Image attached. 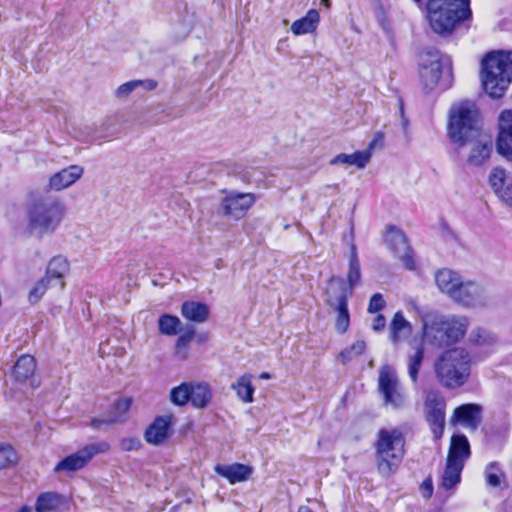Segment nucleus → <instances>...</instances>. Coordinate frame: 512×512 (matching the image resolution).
Listing matches in <instances>:
<instances>
[{
    "label": "nucleus",
    "mask_w": 512,
    "mask_h": 512,
    "mask_svg": "<svg viewBox=\"0 0 512 512\" xmlns=\"http://www.w3.org/2000/svg\"><path fill=\"white\" fill-rule=\"evenodd\" d=\"M448 136L458 149H468L465 160L468 166L481 167L489 161L493 141L491 136L481 131L474 103L463 101L451 107Z\"/></svg>",
    "instance_id": "f257e3e1"
},
{
    "label": "nucleus",
    "mask_w": 512,
    "mask_h": 512,
    "mask_svg": "<svg viewBox=\"0 0 512 512\" xmlns=\"http://www.w3.org/2000/svg\"><path fill=\"white\" fill-rule=\"evenodd\" d=\"M423 338L438 347L459 342L465 336L470 321L463 315L443 316L427 313L422 317Z\"/></svg>",
    "instance_id": "f03ea898"
},
{
    "label": "nucleus",
    "mask_w": 512,
    "mask_h": 512,
    "mask_svg": "<svg viewBox=\"0 0 512 512\" xmlns=\"http://www.w3.org/2000/svg\"><path fill=\"white\" fill-rule=\"evenodd\" d=\"M420 4L422 0H413ZM470 0H427V19L432 30L440 35L449 34L460 21L471 16Z\"/></svg>",
    "instance_id": "7ed1b4c3"
},
{
    "label": "nucleus",
    "mask_w": 512,
    "mask_h": 512,
    "mask_svg": "<svg viewBox=\"0 0 512 512\" xmlns=\"http://www.w3.org/2000/svg\"><path fill=\"white\" fill-rule=\"evenodd\" d=\"M378 473L389 478L397 472L405 455V438L398 429H381L374 444Z\"/></svg>",
    "instance_id": "20e7f679"
},
{
    "label": "nucleus",
    "mask_w": 512,
    "mask_h": 512,
    "mask_svg": "<svg viewBox=\"0 0 512 512\" xmlns=\"http://www.w3.org/2000/svg\"><path fill=\"white\" fill-rule=\"evenodd\" d=\"M471 370V357L467 350L456 347L443 352L434 364L439 383L449 389L463 386Z\"/></svg>",
    "instance_id": "39448f33"
},
{
    "label": "nucleus",
    "mask_w": 512,
    "mask_h": 512,
    "mask_svg": "<svg viewBox=\"0 0 512 512\" xmlns=\"http://www.w3.org/2000/svg\"><path fill=\"white\" fill-rule=\"evenodd\" d=\"M512 82V52L493 51L482 63V84L492 98H500Z\"/></svg>",
    "instance_id": "423d86ee"
},
{
    "label": "nucleus",
    "mask_w": 512,
    "mask_h": 512,
    "mask_svg": "<svg viewBox=\"0 0 512 512\" xmlns=\"http://www.w3.org/2000/svg\"><path fill=\"white\" fill-rule=\"evenodd\" d=\"M419 79L423 89H447L451 82V62L438 49L427 48L419 54Z\"/></svg>",
    "instance_id": "0eeeda50"
},
{
    "label": "nucleus",
    "mask_w": 512,
    "mask_h": 512,
    "mask_svg": "<svg viewBox=\"0 0 512 512\" xmlns=\"http://www.w3.org/2000/svg\"><path fill=\"white\" fill-rule=\"evenodd\" d=\"M65 215V206L52 198L33 202L28 209V229L38 236L52 234L60 225Z\"/></svg>",
    "instance_id": "6e6552de"
},
{
    "label": "nucleus",
    "mask_w": 512,
    "mask_h": 512,
    "mask_svg": "<svg viewBox=\"0 0 512 512\" xmlns=\"http://www.w3.org/2000/svg\"><path fill=\"white\" fill-rule=\"evenodd\" d=\"M378 390L385 406L401 409L407 402L405 391L400 384L396 371L389 365L379 369Z\"/></svg>",
    "instance_id": "1a4fd4ad"
},
{
    "label": "nucleus",
    "mask_w": 512,
    "mask_h": 512,
    "mask_svg": "<svg viewBox=\"0 0 512 512\" xmlns=\"http://www.w3.org/2000/svg\"><path fill=\"white\" fill-rule=\"evenodd\" d=\"M223 194L219 203V213L230 220L243 219L257 201L256 195L250 192L225 190Z\"/></svg>",
    "instance_id": "9d476101"
},
{
    "label": "nucleus",
    "mask_w": 512,
    "mask_h": 512,
    "mask_svg": "<svg viewBox=\"0 0 512 512\" xmlns=\"http://www.w3.org/2000/svg\"><path fill=\"white\" fill-rule=\"evenodd\" d=\"M446 400L436 390L427 392L424 400V412L429 427L436 439H440L445 427Z\"/></svg>",
    "instance_id": "9b49d317"
},
{
    "label": "nucleus",
    "mask_w": 512,
    "mask_h": 512,
    "mask_svg": "<svg viewBox=\"0 0 512 512\" xmlns=\"http://www.w3.org/2000/svg\"><path fill=\"white\" fill-rule=\"evenodd\" d=\"M109 450V444L106 442L91 443L78 450L77 452L65 457L54 468L55 472H74L80 470L97 454L105 453Z\"/></svg>",
    "instance_id": "f8f14e48"
},
{
    "label": "nucleus",
    "mask_w": 512,
    "mask_h": 512,
    "mask_svg": "<svg viewBox=\"0 0 512 512\" xmlns=\"http://www.w3.org/2000/svg\"><path fill=\"white\" fill-rule=\"evenodd\" d=\"M336 284L341 286L343 280L341 278H332L327 288V303L333 307L338 315L335 322V328L339 333L347 331L350 323L349 311H348V294L346 291L334 293Z\"/></svg>",
    "instance_id": "ddd939ff"
},
{
    "label": "nucleus",
    "mask_w": 512,
    "mask_h": 512,
    "mask_svg": "<svg viewBox=\"0 0 512 512\" xmlns=\"http://www.w3.org/2000/svg\"><path fill=\"white\" fill-rule=\"evenodd\" d=\"M36 361L33 356L25 354L20 356L13 366L11 376L13 387L23 390L35 389L40 382L35 378Z\"/></svg>",
    "instance_id": "4468645a"
},
{
    "label": "nucleus",
    "mask_w": 512,
    "mask_h": 512,
    "mask_svg": "<svg viewBox=\"0 0 512 512\" xmlns=\"http://www.w3.org/2000/svg\"><path fill=\"white\" fill-rule=\"evenodd\" d=\"M489 300V293L483 285L463 280L453 301L467 308H475L485 306Z\"/></svg>",
    "instance_id": "2eb2a0df"
},
{
    "label": "nucleus",
    "mask_w": 512,
    "mask_h": 512,
    "mask_svg": "<svg viewBox=\"0 0 512 512\" xmlns=\"http://www.w3.org/2000/svg\"><path fill=\"white\" fill-rule=\"evenodd\" d=\"M385 241L391 251L402 261L405 268L415 269L412 250L405 234L395 226H389L385 234Z\"/></svg>",
    "instance_id": "dca6fc26"
},
{
    "label": "nucleus",
    "mask_w": 512,
    "mask_h": 512,
    "mask_svg": "<svg viewBox=\"0 0 512 512\" xmlns=\"http://www.w3.org/2000/svg\"><path fill=\"white\" fill-rule=\"evenodd\" d=\"M489 184L505 205L512 207V177L502 167H494L489 174Z\"/></svg>",
    "instance_id": "f3484780"
},
{
    "label": "nucleus",
    "mask_w": 512,
    "mask_h": 512,
    "mask_svg": "<svg viewBox=\"0 0 512 512\" xmlns=\"http://www.w3.org/2000/svg\"><path fill=\"white\" fill-rule=\"evenodd\" d=\"M482 420V407L478 404L468 403L457 407L451 418L453 426L460 425L470 431H475Z\"/></svg>",
    "instance_id": "a211bd4d"
},
{
    "label": "nucleus",
    "mask_w": 512,
    "mask_h": 512,
    "mask_svg": "<svg viewBox=\"0 0 512 512\" xmlns=\"http://www.w3.org/2000/svg\"><path fill=\"white\" fill-rule=\"evenodd\" d=\"M496 148L502 157L512 161V110H505L499 115V134Z\"/></svg>",
    "instance_id": "6ab92c4d"
},
{
    "label": "nucleus",
    "mask_w": 512,
    "mask_h": 512,
    "mask_svg": "<svg viewBox=\"0 0 512 512\" xmlns=\"http://www.w3.org/2000/svg\"><path fill=\"white\" fill-rule=\"evenodd\" d=\"M434 280L439 291L454 300L464 279L458 272L444 268L435 273Z\"/></svg>",
    "instance_id": "aec40b11"
},
{
    "label": "nucleus",
    "mask_w": 512,
    "mask_h": 512,
    "mask_svg": "<svg viewBox=\"0 0 512 512\" xmlns=\"http://www.w3.org/2000/svg\"><path fill=\"white\" fill-rule=\"evenodd\" d=\"M84 173L80 165H70L53 174L49 179V187L54 191H61L73 185Z\"/></svg>",
    "instance_id": "412c9836"
},
{
    "label": "nucleus",
    "mask_w": 512,
    "mask_h": 512,
    "mask_svg": "<svg viewBox=\"0 0 512 512\" xmlns=\"http://www.w3.org/2000/svg\"><path fill=\"white\" fill-rule=\"evenodd\" d=\"M470 454V444L467 437L463 434H454L450 440L446 461L464 467Z\"/></svg>",
    "instance_id": "4be33fe9"
},
{
    "label": "nucleus",
    "mask_w": 512,
    "mask_h": 512,
    "mask_svg": "<svg viewBox=\"0 0 512 512\" xmlns=\"http://www.w3.org/2000/svg\"><path fill=\"white\" fill-rule=\"evenodd\" d=\"M173 419L174 417L172 415L157 417L145 432L146 441L153 445L163 443L168 438Z\"/></svg>",
    "instance_id": "5701e85b"
},
{
    "label": "nucleus",
    "mask_w": 512,
    "mask_h": 512,
    "mask_svg": "<svg viewBox=\"0 0 512 512\" xmlns=\"http://www.w3.org/2000/svg\"><path fill=\"white\" fill-rule=\"evenodd\" d=\"M361 280V268L360 263L356 251V247L354 245H351L350 248V257H349V269L347 273V282H348V288L344 287V283L339 286L336 284V288L334 290V293H339L341 291H346L348 296L352 294L353 288L359 284Z\"/></svg>",
    "instance_id": "b1692460"
},
{
    "label": "nucleus",
    "mask_w": 512,
    "mask_h": 512,
    "mask_svg": "<svg viewBox=\"0 0 512 512\" xmlns=\"http://www.w3.org/2000/svg\"><path fill=\"white\" fill-rule=\"evenodd\" d=\"M215 472L228 479L231 484H234L247 480L252 473V468L240 463L231 465L218 464L215 466Z\"/></svg>",
    "instance_id": "393cba45"
},
{
    "label": "nucleus",
    "mask_w": 512,
    "mask_h": 512,
    "mask_svg": "<svg viewBox=\"0 0 512 512\" xmlns=\"http://www.w3.org/2000/svg\"><path fill=\"white\" fill-rule=\"evenodd\" d=\"M182 316L195 323H203L208 320L210 309L205 303L186 301L181 306Z\"/></svg>",
    "instance_id": "a878e982"
},
{
    "label": "nucleus",
    "mask_w": 512,
    "mask_h": 512,
    "mask_svg": "<svg viewBox=\"0 0 512 512\" xmlns=\"http://www.w3.org/2000/svg\"><path fill=\"white\" fill-rule=\"evenodd\" d=\"M69 272V263L65 257H53L46 268L45 276L51 281H57L60 288L63 290L65 287L64 278Z\"/></svg>",
    "instance_id": "bb28decb"
},
{
    "label": "nucleus",
    "mask_w": 512,
    "mask_h": 512,
    "mask_svg": "<svg viewBox=\"0 0 512 512\" xmlns=\"http://www.w3.org/2000/svg\"><path fill=\"white\" fill-rule=\"evenodd\" d=\"M390 340L393 344L407 339L412 333L411 324L405 319L402 312H396L390 323Z\"/></svg>",
    "instance_id": "cd10ccee"
},
{
    "label": "nucleus",
    "mask_w": 512,
    "mask_h": 512,
    "mask_svg": "<svg viewBox=\"0 0 512 512\" xmlns=\"http://www.w3.org/2000/svg\"><path fill=\"white\" fill-rule=\"evenodd\" d=\"M319 21V12L315 9H311L307 12V14L304 17L292 23L291 31L295 35L312 33L316 30Z\"/></svg>",
    "instance_id": "c85d7f7f"
},
{
    "label": "nucleus",
    "mask_w": 512,
    "mask_h": 512,
    "mask_svg": "<svg viewBox=\"0 0 512 512\" xmlns=\"http://www.w3.org/2000/svg\"><path fill=\"white\" fill-rule=\"evenodd\" d=\"M370 159V151H356L352 154H338L330 161V164H348L356 166L358 169H363L370 162Z\"/></svg>",
    "instance_id": "c756f323"
},
{
    "label": "nucleus",
    "mask_w": 512,
    "mask_h": 512,
    "mask_svg": "<svg viewBox=\"0 0 512 512\" xmlns=\"http://www.w3.org/2000/svg\"><path fill=\"white\" fill-rule=\"evenodd\" d=\"M253 375L246 373L240 376L231 388L236 392L237 397L244 403H252L254 401L255 388L252 384Z\"/></svg>",
    "instance_id": "7c9ffc66"
},
{
    "label": "nucleus",
    "mask_w": 512,
    "mask_h": 512,
    "mask_svg": "<svg viewBox=\"0 0 512 512\" xmlns=\"http://www.w3.org/2000/svg\"><path fill=\"white\" fill-rule=\"evenodd\" d=\"M469 342L476 347L490 351L497 345L498 339L493 333L485 328L477 327L471 331L469 335Z\"/></svg>",
    "instance_id": "2f4dec72"
},
{
    "label": "nucleus",
    "mask_w": 512,
    "mask_h": 512,
    "mask_svg": "<svg viewBox=\"0 0 512 512\" xmlns=\"http://www.w3.org/2000/svg\"><path fill=\"white\" fill-rule=\"evenodd\" d=\"M190 401L196 408L206 407L212 399V392L208 384L191 382Z\"/></svg>",
    "instance_id": "473e14b6"
},
{
    "label": "nucleus",
    "mask_w": 512,
    "mask_h": 512,
    "mask_svg": "<svg viewBox=\"0 0 512 512\" xmlns=\"http://www.w3.org/2000/svg\"><path fill=\"white\" fill-rule=\"evenodd\" d=\"M156 82L153 80H132L123 83L115 90V97L118 99H126L128 96L138 88L143 90H153L156 88Z\"/></svg>",
    "instance_id": "72a5a7b5"
},
{
    "label": "nucleus",
    "mask_w": 512,
    "mask_h": 512,
    "mask_svg": "<svg viewBox=\"0 0 512 512\" xmlns=\"http://www.w3.org/2000/svg\"><path fill=\"white\" fill-rule=\"evenodd\" d=\"M464 467L446 461V466L441 478V487L445 490L454 488L461 480V472Z\"/></svg>",
    "instance_id": "f704fd0d"
},
{
    "label": "nucleus",
    "mask_w": 512,
    "mask_h": 512,
    "mask_svg": "<svg viewBox=\"0 0 512 512\" xmlns=\"http://www.w3.org/2000/svg\"><path fill=\"white\" fill-rule=\"evenodd\" d=\"M182 323L177 316L163 314L158 319L159 332L166 336H174L181 331Z\"/></svg>",
    "instance_id": "c9c22d12"
},
{
    "label": "nucleus",
    "mask_w": 512,
    "mask_h": 512,
    "mask_svg": "<svg viewBox=\"0 0 512 512\" xmlns=\"http://www.w3.org/2000/svg\"><path fill=\"white\" fill-rule=\"evenodd\" d=\"M191 382H183L170 391V400L174 405L184 406L190 401Z\"/></svg>",
    "instance_id": "e433bc0d"
},
{
    "label": "nucleus",
    "mask_w": 512,
    "mask_h": 512,
    "mask_svg": "<svg viewBox=\"0 0 512 512\" xmlns=\"http://www.w3.org/2000/svg\"><path fill=\"white\" fill-rule=\"evenodd\" d=\"M485 479L489 486L500 487L505 480V473L497 462H491L485 468Z\"/></svg>",
    "instance_id": "4c0bfd02"
},
{
    "label": "nucleus",
    "mask_w": 512,
    "mask_h": 512,
    "mask_svg": "<svg viewBox=\"0 0 512 512\" xmlns=\"http://www.w3.org/2000/svg\"><path fill=\"white\" fill-rule=\"evenodd\" d=\"M195 331L190 329L180 335L175 343V355L181 360H186L189 356V344L194 338Z\"/></svg>",
    "instance_id": "58836bf2"
},
{
    "label": "nucleus",
    "mask_w": 512,
    "mask_h": 512,
    "mask_svg": "<svg viewBox=\"0 0 512 512\" xmlns=\"http://www.w3.org/2000/svg\"><path fill=\"white\" fill-rule=\"evenodd\" d=\"M52 282L53 281L44 275L30 289L28 294V301L32 304L39 302L47 292L48 288L51 286Z\"/></svg>",
    "instance_id": "ea45409f"
},
{
    "label": "nucleus",
    "mask_w": 512,
    "mask_h": 512,
    "mask_svg": "<svg viewBox=\"0 0 512 512\" xmlns=\"http://www.w3.org/2000/svg\"><path fill=\"white\" fill-rule=\"evenodd\" d=\"M60 502L56 493L47 492L39 495L36 501V512H46L55 509Z\"/></svg>",
    "instance_id": "a19ab883"
},
{
    "label": "nucleus",
    "mask_w": 512,
    "mask_h": 512,
    "mask_svg": "<svg viewBox=\"0 0 512 512\" xmlns=\"http://www.w3.org/2000/svg\"><path fill=\"white\" fill-rule=\"evenodd\" d=\"M424 358V351L421 347H418L412 355L408 357V373L409 377L413 382L418 379L419 369L421 367Z\"/></svg>",
    "instance_id": "79ce46f5"
},
{
    "label": "nucleus",
    "mask_w": 512,
    "mask_h": 512,
    "mask_svg": "<svg viewBox=\"0 0 512 512\" xmlns=\"http://www.w3.org/2000/svg\"><path fill=\"white\" fill-rule=\"evenodd\" d=\"M366 349V343L363 340L355 341L350 347H347L339 353L338 358L343 364L351 361L353 358L364 353Z\"/></svg>",
    "instance_id": "37998d69"
},
{
    "label": "nucleus",
    "mask_w": 512,
    "mask_h": 512,
    "mask_svg": "<svg viewBox=\"0 0 512 512\" xmlns=\"http://www.w3.org/2000/svg\"><path fill=\"white\" fill-rule=\"evenodd\" d=\"M130 398L118 399L113 406V416L110 418V422L118 421L123 415L127 413L131 406Z\"/></svg>",
    "instance_id": "c03bdc74"
},
{
    "label": "nucleus",
    "mask_w": 512,
    "mask_h": 512,
    "mask_svg": "<svg viewBox=\"0 0 512 512\" xmlns=\"http://www.w3.org/2000/svg\"><path fill=\"white\" fill-rule=\"evenodd\" d=\"M16 453L10 445H0V468H6L16 462Z\"/></svg>",
    "instance_id": "a18cd8bd"
},
{
    "label": "nucleus",
    "mask_w": 512,
    "mask_h": 512,
    "mask_svg": "<svg viewBox=\"0 0 512 512\" xmlns=\"http://www.w3.org/2000/svg\"><path fill=\"white\" fill-rule=\"evenodd\" d=\"M385 306V301L380 293H375L369 301V305L367 311L369 313H376L380 311Z\"/></svg>",
    "instance_id": "49530a36"
},
{
    "label": "nucleus",
    "mask_w": 512,
    "mask_h": 512,
    "mask_svg": "<svg viewBox=\"0 0 512 512\" xmlns=\"http://www.w3.org/2000/svg\"><path fill=\"white\" fill-rule=\"evenodd\" d=\"M384 144H385L384 133L381 131L376 132L373 136V139L369 143L368 148L365 151H370V153L372 154V152L374 150L382 149L384 147Z\"/></svg>",
    "instance_id": "de8ad7c7"
},
{
    "label": "nucleus",
    "mask_w": 512,
    "mask_h": 512,
    "mask_svg": "<svg viewBox=\"0 0 512 512\" xmlns=\"http://www.w3.org/2000/svg\"><path fill=\"white\" fill-rule=\"evenodd\" d=\"M421 493L425 498H430L433 493V484L431 479H426L422 483L421 487Z\"/></svg>",
    "instance_id": "09e8293b"
},
{
    "label": "nucleus",
    "mask_w": 512,
    "mask_h": 512,
    "mask_svg": "<svg viewBox=\"0 0 512 512\" xmlns=\"http://www.w3.org/2000/svg\"><path fill=\"white\" fill-rule=\"evenodd\" d=\"M386 325V319L383 315L379 314L377 315L372 322V329L374 331H381L384 329Z\"/></svg>",
    "instance_id": "8fccbe9b"
},
{
    "label": "nucleus",
    "mask_w": 512,
    "mask_h": 512,
    "mask_svg": "<svg viewBox=\"0 0 512 512\" xmlns=\"http://www.w3.org/2000/svg\"><path fill=\"white\" fill-rule=\"evenodd\" d=\"M138 445H139V442L137 440H134V439H124L121 442L122 449L126 450V451L133 450V449L137 448Z\"/></svg>",
    "instance_id": "3c124183"
},
{
    "label": "nucleus",
    "mask_w": 512,
    "mask_h": 512,
    "mask_svg": "<svg viewBox=\"0 0 512 512\" xmlns=\"http://www.w3.org/2000/svg\"><path fill=\"white\" fill-rule=\"evenodd\" d=\"M259 378L260 379H270L271 378V374L268 373V372H262L260 375H259Z\"/></svg>",
    "instance_id": "603ef678"
},
{
    "label": "nucleus",
    "mask_w": 512,
    "mask_h": 512,
    "mask_svg": "<svg viewBox=\"0 0 512 512\" xmlns=\"http://www.w3.org/2000/svg\"><path fill=\"white\" fill-rule=\"evenodd\" d=\"M298 512H313L308 506H300Z\"/></svg>",
    "instance_id": "864d4df0"
},
{
    "label": "nucleus",
    "mask_w": 512,
    "mask_h": 512,
    "mask_svg": "<svg viewBox=\"0 0 512 512\" xmlns=\"http://www.w3.org/2000/svg\"><path fill=\"white\" fill-rule=\"evenodd\" d=\"M407 125H408V121H407V119H405L403 117V119H402V126H403V129H404L405 132L407 131Z\"/></svg>",
    "instance_id": "5fc2aeb1"
},
{
    "label": "nucleus",
    "mask_w": 512,
    "mask_h": 512,
    "mask_svg": "<svg viewBox=\"0 0 512 512\" xmlns=\"http://www.w3.org/2000/svg\"><path fill=\"white\" fill-rule=\"evenodd\" d=\"M322 3H323L326 7H329V6H330V0H322Z\"/></svg>",
    "instance_id": "6e6d98bb"
},
{
    "label": "nucleus",
    "mask_w": 512,
    "mask_h": 512,
    "mask_svg": "<svg viewBox=\"0 0 512 512\" xmlns=\"http://www.w3.org/2000/svg\"><path fill=\"white\" fill-rule=\"evenodd\" d=\"M18 512H31V510L27 507H24V508L20 509Z\"/></svg>",
    "instance_id": "4d7b16f0"
}]
</instances>
